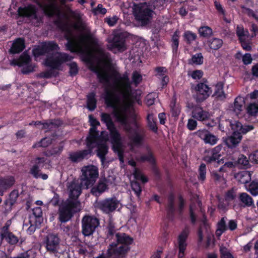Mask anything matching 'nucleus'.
I'll return each instance as SVG.
<instances>
[{"label": "nucleus", "mask_w": 258, "mask_h": 258, "mask_svg": "<svg viewBox=\"0 0 258 258\" xmlns=\"http://www.w3.org/2000/svg\"><path fill=\"white\" fill-rule=\"evenodd\" d=\"M226 217H222L217 224V229L215 232L216 237L219 238L222 234L227 229V226L226 223Z\"/></svg>", "instance_id": "c9c22d12"}, {"label": "nucleus", "mask_w": 258, "mask_h": 258, "mask_svg": "<svg viewBox=\"0 0 258 258\" xmlns=\"http://www.w3.org/2000/svg\"><path fill=\"white\" fill-rule=\"evenodd\" d=\"M5 240L11 245H15L19 243V238L13 232L5 233Z\"/></svg>", "instance_id": "09e8293b"}, {"label": "nucleus", "mask_w": 258, "mask_h": 258, "mask_svg": "<svg viewBox=\"0 0 258 258\" xmlns=\"http://www.w3.org/2000/svg\"><path fill=\"white\" fill-rule=\"evenodd\" d=\"M15 64L20 67H23L26 64H28L31 61V58L29 54L23 53L17 59L15 60Z\"/></svg>", "instance_id": "a19ab883"}, {"label": "nucleus", "mask_w": 258, "mask_h": 258, "mask_svg": "<svg viewBox=\"0 0 258 258\" xmlns=\"http://www.w3.org/2000/svg\"><path fill=\"white\" fill-rule=\"evenodd\" d=\"M224 83L218 82L215 85V89L212 97L217 101H223L226 98L227 94L224 91Z\"/></svg>", "instance_id": "c85d7f7f"}, {"label": "nucleus", "mask_w": 258, "mask_h": 258, "mask_svg": "<svg viewBox=\"0 0 258 258\" xmlns=\"http://www.w3.org/2000/svg\"><path fill=\"white\" fill-rule=\"evenodd\" d=\"M100 117L101 121L105 124L107 129L115 125L109 114L107 113H102Z\"/></svg>", "instance_id": "603ef678"}, {"label": "nucleus", "mask_w": 258, "mask_h": 258, "mask_svg": "<svg viewBox=\"0 0 258 258\" xmlns=\"http://www.w3.org/2000/svg\"><path fill=\"white\" fill-rule=\"evenodd\" d=\"M32 214L34 217H33V219L34 218L35 222L37 224L38 223L39 224H41L43 221L42 218V209L40 207H37L34 208L32 209Z\"/></svg>", "instance_id": "49530a36"}, {"label": "nucleus", "mask_w": 258, "mask_h": 258, "mask_svg": "<svg viewBox=\"0 0 258 258\" xmlns=\"http://www.w3.org/2000/svg\"><path fill=\"white\" fill-rule=\"evenodd\" d=\"M63 148V147L62 145L53 146L50 149H48L43 151V154L47 157L59 155L62 151Z\"/></svg>", "instance_id": "ea45409f"}, {"label": "nucleus", "mask_w": 258, "mask_h": 258, "mask_svg": "<svg viewBox=\"0 0 258 258\" xmlns=\"http://www.w3.org/2000/svg\"><path fill=\"white\" fill-rule=\"evenodd\" d=\"M73 57L65 52L56 51L47 55L44 60V65L52 70H60L61 65L71 60Z\"/></svg>", "instance_id": "0eeeda50"}, {"label": "nucleus", "mask_w": 258, "mask_h": 258, "mask_svg": "<svg viewBox=\"0 0 258 258\" xmlns=\"http://www.w3.org/2000/svg\"><path fill=\"white\" fill-rule=\"evenodd\" d=\"M90 193L94 196L98 197L108 189L106 178L100 179L95 185H93Z\"/></svg>", "instance_id": "393cba45"}, {"label": "nucleus", "mask_w": 258, "mask_h": 258, "mask_svg": "<svg viewBox=\"0 0 258 258\" xmlns=\"http://www.w3.org/2000/svg\"><path fill=\"white\" fill-rule=\"evenodd\" d=\"M236 177L238 179L239 181L241 183H246L250 179L249 174L246 171L237 173Z\"/></svg>", "instance_id": "052dcab7"}, {"label": "nucleus", "mask_w": 258, "mask_h": 258, "mask_svg": "<svg viewBox=\"0 0 258 258\" xmlns=\"http://www.w3.org/2000/svg\"><path fill=\"white\" fill-rule=\"evenodd\" d=\"M198 33L201 37L210 38L213 34L212 28L208 26H202L198 29Z\"/></svg>", "instance_id": "79ce46f5"}, {"label": "nucleus", "mask_w": 258, "mask_h": 258, "mask_svg": "<svg viewBox=\"0 0 258 258\" xmlns=\"http://www.w3.org/2000/svg\"><path fill=\"white\" fill-rule=\"evenodd\" d=\"M236 33L238 38V40H241V39L245 38L244 37L248 34V31L247 30L245 31L243 27L237 26Z\"/></svg>", "instance_id": "69168bd1"}, {"label": "nucleus", "mask_w": 258, "mask_h": 258, "mask_svg": "<svg viewBox=\"0 0 258 258\" xmlns=\"http://www.w3.org/2000/svg\"><path fill=\"white\" fill-rule=\"evenodd\" d=\"M131 186L136 197L139 199L142 192L141 184L137 180H133L131 182Z\"/></svg>", "instance_id": "3c124183"}, {"label": "nucleus", "mask_w": 258, "mask_h": 258, "mask_svg": "<svg viewBox=\"0 0 258 258\" xmlns=\"http://www.w3.org/2000/svg\"><path fill=\"white\" fill-rule=\"evenodd\" d=\"M52 143V139L50 138H43L39 142L35 143L33 146V148L38 147L46 148Z\"/></svg>", "instance_id": "5fc2aeb1"}, {"label": "nucleus", "mask_w": 258, "mask_h": 258, "mask_svg": "<svg viewBox=\"0 0 258 258\" xmlns=\"http://www.w3.org/2000/svg\"><path fill=\"white\" fill-rule=\"evenodd\" d=\"M204 57L202 53H197L191 56L189 60V63L191 64L201 65L203 63Z\"/></svg>", "instance_id": "4d7b16f0"}, {"label": "nucleus", "mask_w": 258, "mask_h": 258, "mask_svg": "<svg viewBox=\"0 0 258 258\" xmlns=\"http://www.w3.org/2000/svg\"><path fill=\"white\" fill-rule=\"evenodd\" d=\"M108 152V147L105 143H101L98 145L97 156L100 158L102 163L106 159V155Z\"/></svg>", "instance_id": "f704fd0d"}, {"label": "nucleus", "mask_w": 258, "mask_h": 258, "mask_svg": "<svg viewBox=\"0 0 258 258\" xmlns=\"http://www.w3.org/2000/svg\"><path fill=\"white\" fill-rule=\"evenodd\" d=\"M204 82H199L195 87L196 93L194 95V98L198 103H201L205 101L212 94V89Z\"/></svg>", "instance_id": "f8f14e48"}, {"label": "nucleus", "mask_w": 258, "mask_h": 258, "mask_svg": "<svg viewBox=\"0 0 258 258\" xmlns=\"http://www.w3.org/2000/svg\"><path fill=\"white\" fill-rule=\"evenodd\" d=\"M109 132L110 141L112 145V148L118 149L122 147L121 137L115 125L107 129Z\"/></svg>", "instance_id": "b1692460"}, {"label": "nucleus", "mask_w": 258, "mask_h": 258, "mask_svg": "<svg viewBox=\"0 0 258 258\" xmlns=\"http://www.w3.org/2000/svg\"><path fill=\"white\" fill-rule=\"evenodd\" d=\"M132 83L137 87L142 82L143 78L142 76L137 71L133 72L132 74Z\"/></svg>", "instance_id": "0e129e2a"}, {"label": "nucleus", "mask_w": 258, "mask_h": 258, "mask_svg": "<svg viewBox=\"0 0 258 258\" xmlns=\"http://www.w3.org/2000/svg\"><path fill=\"white\" fill-rule=\"evenodd\" d=\"M183 38L187 44L190 45L194 41L196 40L197 35L191 31H185L183 33Z\"/></svg>", "instance_id": "de8ad7c7"}, {"label": "nucleus", "mask_w": 258, "mask_h": 258, "mask_svg": "<svg viewBox=\"0 0 258 258\" xmlns=\"http://www.w3.org/2000/svg\"><path fill=\"white\" fill-rule=\"evenodd\" d=\"M137 160L141 162H148L151 165L156 164V159L152 151L149 149L147 154H143L137 158Z\"/></svg>", "instance_id": "72a5a7b5"}, {"label": "nucleus", "mask_w": 258, "mask_h": 258, "mask_svg": "<svg viewBox=\"0 0 258 258\" xmlns=\"http://www.w3.org/2000/svg\"><path fill=\"white\" fill-rule=\"evenodd\" d=\"M79 205V201L67 200L58 208V221L61 223H65L69 221L76 212V209Z\"/></svg>", "instance_id": "423d86ee"}, {"label": "nucleus", "mask_w": 258, "mask_h": 258, "mask_svg": "<svg viewBox=\"0 0 258 258\" xmlns=\"http://www.w3.org/2000/svg\"><path fill=\"white\" fill-rule=\"evenodd\" d=\"M165 0H151L149 3V6L151 9L161 10L164 8Z\"/></svg>", "instance_id": "13d9d810"}, {"label": "nucleus", "mask_w": 258, "mask_h": 258, "mask_svg": "<svg viewBox=\"0 0 258 258\" xmlns=\"http://www.w3.org/2000/svg\"><path fill=\"white\" fill-rule=\"evenodd\" d=\"M100 225V220L94 215H86L82 219V233L85 237L92 236Z\"/></svg>", "instance_id": "1a4fd4ad"}, {"label": "nucleus", "mask_w": 258, "mask_h": 258, "mask_svg": "<svg viewBox=\"0 0 258 258\" xmlns=\"http://www.w3.org/2000/svg\"><path fill=\"white\" fill-rule=\"evenodd\" d=\"M38 9L36 6L29 4L24 7L18 8L17 12L20 18H27L30 20H37L38 19L37 14Z\"/></svg>", "instance_id": "dca6fc26"}, {"label": "nucleus", "mask_w": 258, "mask_h": 258, "mask_svg": "<svg viewBox=\"0 0 258 258\" xmlns=\"http://www.w3.org/2000/svg\"><path fill=\"white\" fill-rule=\"evenodd\" d=\"M25 41L23 38H18L14 41L10 52L12 54H17L21 52L25 48Z\"/></svg>", "instance_id": "7c9ffc66"}, {"label": "nucleus", "mask_w": 258, "mask_h": 258, "mask_svg": "<svg viewBox=\"0 0 258 258\" xmlns=\"http://www.w3.org/2000/svg\"><path fill=\"white\" fill-rule=\"evenodd\" d=\"M99 138V132L94 128L89 129V135L86 138V146L88 150L92 152L93 149L95 147V144Z\"/></svg>", "instance_id": "a878e982"}, {"label": "nucleus", "mask_w": 258, "mask_h": 258, "mask_svg": "<svg viewBox=\"0 0 258 258\" xmlns=\"http://www.w3.org/2000/svg\"><path fill=\"white\" fill-rule=\"evenodd\" d=\"M236 197V192L233 188L227 190L225 194V199L226 201H232Z\"/></svg>", "instance_id": "338daca9"}, {"label": "nucleus", "mask_w": 258, "mask_h": 258, "mask_svg": "<svg viewBox=\"0 0 258 258\" xmlns=\"http://www.w3.org/2000/svg\"><path fill=\"white\" fill-rule=\"evenodd\" d=\"M133 175L136 180H141L144 184L149 181L148 178L137 168L135 169Z\"/></svg>", "instance_id": "864d4df0"}, {"label": "nucleus", "mask_w": 258, "mask_h": 258, "mask_svg": "<svg viewBox=\"0 0 258 258\" xmlns=\"http://www.w3.org/2000/svg\"><path fill=\"white\" fill-rule=\"evenodd\" d=\"M81 172V184L87 189L94 185L99 176L98 168L93 165L83 166Z\"/></svg>", "instance_id": "6e6552de"}, {"label": "nucleus", "mask_w": 258, "mask_h": 258, "mask_svg": "<svg viewBox=\"0 0 258 258\" xmlns=\"http://www.w3.org/2000/svg\"><path fill=\"white\" fill-rule=\"evenodd\" d=\"M247 113L251 115H255L258 112V105L255 103L250 104L247 108Z\"/></svg>", "instance_id": "774afa93"}, {"label": "nucleus", "mask_w": 258, "mask_h": 258, "mask_svg": "<svg viewBox=\"0 0 258 258\" xmlns=\"http://www.w3.org/2000/svg\"><path fill=\"white\" fill-rule=\"evenodd\" d=\"M248 190L253 196L258 195V181H252L248 185Z\"/></svg>", "instance_id": "e2e57ef3"}, {"label": "nucleus", "mask_w": 258, "mask_h": 258, "mask_svg": "<svg viewBox=\"0 0 258 258\" xmlns=\"http://www.w3.org/2000/svg\"><path fill=\"white\" fill-rule=\"evenodd\" d=\"M106 230L107 237L109 239H112L116 231L114 224L112 222H109L107 225Z\"/></svg>", "instance_id": "bf43d9fd"}, {"label": "nucleus", "mask_w": 258, "mask_h": 258, "mask_svg": "<svg viewBox=\"0 0 258 258\" xmlns=\"http://www.w3.org/2000/svg\"><path fill=\"white\" fill-rule=\"evenodd\" d=\"M239 201L241 203V207H254L252 198L246 192H241L239 195Z\"/></svg>", "instance_id": "2f4dec72"}, {"label": "nucleus", "mask_w": 258, "mask_h": 258, "mask_svg": "<svg viewBox=\"0 0 258 258\" xmlns=\"http://www.w3.org/2000/svg\"><path fill=\"white\" fill-rule=\"evenodd\" d=\"M116 242H113L108 247L107 253L114 258H124L130 249V245L133 238L124 233L118 232L115 234Z\"/></svg>", "instance_id": "7ed1b4c3"}, {"label": "nucleus", "mask_w": 258, "mask_h": 258, "mask_svg": "<svg viewBox=\"0 0 258 258\" xmlns=\"http://www.w3.org/2000/svg\"><path fill=\"white\" fill-rule=\"evenodd\" d=\"M89 69L96 75L97 78L101 83L109 84L110 80L112 78H113L116 81H124V91L122 94L123 98L126 100H128L130 98L135 100L137 99L136 90L133 91L132 90V82L130 81L127 75H124L123 77H121L119 73L115 70H113L112 72L111 75H109L106 72H101L97 67L93 64L89 67Z\"/></svg>", "instance_id": "f257e3e1"}, {"label": "nucleus", "mask_w": 258, "mask_h": 258, "mask_svg": "<svg viewBox=\"0 0 258 258\" xmlns=\"http://www.w3.org/2000/svg\"><path fill=\"white\" fill-rule=\"evenodd\" d=\"M197 135L203 140L206 144L213 146L216 144L219 138L212 134L207 130H199L196 133Z\"/></svg>", "instance_id": "4be33fe9"}, {"label": "nucleus", "mask_w": 258, "mask_h": 258, "mask_svg": "<svg viewBox=\"0 0 258 258\" xmlns=\"http://www.w3.org/2000/svg\"><path fill=\"white\" fill-rule=\"evenodd\" d=\"M126 36L123 33L115 34L110 42L112 47L116 48L118 50H124L126 49Z\"/></svg>", "instance_id": "5701e85b"}, {"label": "nucleus", "mask_w": 258, "mask_h": 258, "mask_svg": "<svg viewBox=\"0 0 258 258\" xmlns=\"http://www.w3.org/2000/svg\"><path fill=\"white\" fill-rule=\"evenodd\" d=\"M207 168L205 163H202L198 169V179L201 183H204L206 179Z\"/></svg>", "instance_id": "a18cd8bd"}, {"label": "nucleus", "mask_w": 258, "mask_h": 258, "mask_svg": "<svg viewBox=\"0 0 258 258\" xmlns=\"http://www.w3.org/2000/svg\"><path fill=\"white\" fill-rule=\"evenodd\" d=\"M222 147L218 145L213 148L208 152V154L205 155L203 160L208 164H219L220 162L221 155L220 152L221 150Z\"/></svg>", "instance_id": "f3484780"}, {"label": "nucleus", "mask_w": 258, "mask_h": 258, "mask_svg": "<svg viewBox=\"0 0 258 258\" xmlns=\"http://www.w3.org/2000/svg\"><path fill=\"white\" fill-rule=\"evenodd\" d=\"M68 189L70 190V193L69 199L68 200L78 201L77 199L81 193V185L79 183L73 181L70 184Z\"/></svg>", "instance_id": "c756f323"}, {"label": "nucleus", "mask_w": 258, "mask_h": 258, "mask_svg": "<svg viewBox=\"0 0 258 258\" xmlns=\"http://www.w3.org/2000/svg\"><path fill=\"white\" fill-rule=\"evenodd\" d=\"M94 92L90 93L87 96V107L90 111H93L96 108L97 100Z\"/></svg>", "instance_id": "4c0bfd02"}, {"label": "nucleus", "mask_w": 258, "mask_h": 258, "mask_svg": "<svg viewBox=\"0 0 258 258\" xmlns=\"http://www.w3.org/2000/svg\"><path fill=\"white\" fill-rule=\"evenodd\" d=\"M54 24L57 28L64 32V37L67 40L66 46L67 50L72 52H75L77 50L81 49L83 45L90 38L89 35H81L77 40L74 37L73 31L67 22H64L59 17L54 21Z\"/></svg>", "instance_id": "f03ea898"}, {"label": "nucleus", "mask_w": 258, "mask_h": 258, "mask_svg": "<svg viewBox=\"0 0 258 258\" xmlns=\"http://www.w3.org/2000/svg\"><path fill=\"white\" fill-rule=\"evenodd\" d=\"M230 125L233 131L232 135L225 140V143L229 148H235L240 142L242 135L246 134L254 129L253 125H243L238 121L230 122Z\"/></svg>", "instance_id": "20e7f679"}, {"label": "nucleus", "mask_w": 258, "mask_h": 258, "mask_svg": "<svg viewBox=\"0 0 258 258\" xmlns=\"http://www.w3.org/2000/svg\"><path fill=\"white\" fill-rule=\"evenodd\" d=\"M63 121L59 118L49 119L42 121H35L34 125L41 130H46V132L51 131L62 125Z\"/></svg>", "instance_id": "4468645a"}, {"label": "nucleus", "mask_w": 258, "mask_h": 258, "mask_svg": "<svg viewBox=\"0 0 258 258\" xmlns=\"http://www.w3.org/2000/svg\"><path fill=\"white\" fill-rule=\"evenodd\" d=\"M59 49L58 45L53 41H43L39 45L36 46L32 49V54L35 57L51 54L53 51Z\"/></svg>", "instance_id": "9d476101"}, {"label": "nucleus", "mask_w": 258, "mask_h": 258, "mask_svg": "<svg viewBox=\"0 0 258 258\" xmlns=\"http://www.w3.org/2000/svg\"><path fill=\"white\" fill-rule=\"evenodd\" d=\"M179 38L180 31L179 30L177 29L173 33L171 39V47L174 54L177 53L179 44Z\"/></svg>", "instance_id": "473e14b6"}, {"label": "nucleus", "mask_w": 258, "mask_h": 258, "mask_svg": "<svg viewBox=\"0 0 258 258\" xmlns=\"http://www.w3.org/2000/svg\"><path fill=\"white\" fill-rule=\"evenodd\" d=\"M223 40L217 38H213L208 41V44L212 49L217 50L220 48L223 45Z\"/></svg>", "instance_id": "c03bdc74"}, {"label": "nucleus", "mask_w": 258, "mask_h": 258, "mask_svg": "<svg viewBox=\"0 0 258 258\" xmlns=\"http://www.w3.org/2000/svg\"><path fill=\"white\" fill-rule=\"evenodd\" d=\"M166 212L167 218L170 220H173L175 213V195L173 192L170 193L168 196Z\"/></svg>", "instance_id": "cd10ccee"}, {"label": "nucleus", "mask_w": 258, "mask_h": 258, "mask_svg": "<svg viewBox=\"0 0 258 258\" xmlns=\"http://www.w3.org/2000/svg\"><path fill=\"white\" fill-rule=\"evenodd\" d=\"M99 55L101 60L106 65L109 66L111 64L112 60L110 53L100 50L99 52Z\"/></svg>", "instance_id": "6e6d98bb"}, {"label": "nucleus", "mask_w": 258, "mask_h": 258, "mask_svg": "<svg viewBox=\"0 0 258 258\" xmlns=\"http://www.w3.org/2000/svg\"><path fill=\"white\" fill-rule=\"evenodd\" d=\"M47 159L43 157H38L33 160L34 164L30 169L29 173L35 178L40 177L39 172L46 164Z\"/></svg>", "instance_id": "6ab92c4d"}, {"label": "nucleus", "mask_w": 258, "mask_h": 258, "mask_svg": "<svg viewBox=\"0 0 258 258\" xmlns=\"http://www.w3.org/2000/svg\"><path fill=\"white\" fill-rule=\"evenodd\" d=\"M134 135L130 139L132 144L136 146H140L143 142V137L136 130H134Z\"/></svg>", "instance_id": "8fccbe9b"}, {"label": "nucleus", "mask_w": 258, "mask_h": 258, "mask_svg": "<svg viewBox=\"0 0 258 258\" xmlns=\"http://www.w3.org/2000/svg\"><path fill=\"white\" fill-rule=\"evenodd\" d=\"M119 203L116 197H111L97 202L95 207L104 214H110L116 210Z\"/></svg>", "instance_id": "9b49d317"}, {"label": "nucleus", "mask_w": 258, "mask_h": 258, "mask_svg": "<svg viewBox=\"0 0 258 258\" xmlns=\"http://www.w3.org/2000/svg\"><path fill=\"white\" fill-rule=\"evenodd\" d=\"M19 196L18 189L13 190L9 194V197L4 202V205L6 207L11 208L16 202L17 199Z\"/></svg>", "instance_id": "e433bc0d"}, {"label": "nucleus", "mask_w": 258, "mask_h": 258, "mask_svg": "<svg viewBox=\"0 0 258 258\" xmlns=\"http://www.w3.org/2000/svg\"><path fill=\"white\" fill-rule=\"evenodd\" d=\"M70 13L72 17L78 21V23H75L73 25V27L76 29L78 30L80 29L79 23H82V15L80 13L75 12L72 10L70 11Z\"/></svg>", "instance_id": "680f3d73"}, {"label": "nucleus", "mask_w": 258, "mask_h": 258, "mask_svg": "<svg viewBox=\"0 0 258 258\" xmlns=\"http://www.w3.org/2000/svg\"><path fill=\"white\" fill-rule=\"evenodd\" d=\"M16 182V179L13 175H6L0 177V195H4L5 192L12 188Z\"/></svg>", "instance_id": "aec40b11"}, {"label": "nucleus", "mask_w": 258, "mask_h": 258, "mask_svg": "<svg viewBox=\"0 0 258 258\" xmlns=\"http://www.w3.org/2000/svg\"><path fill=\"white\" fill-rule=\"evenodd\" d=\"M193 118L202 122L207 121L210 118L209 112L200 106H196L192 111Z\"/></svg>", "instance_id": "bb28decb"}, {"label": "nucleus", "mask_w": 258, "mask_h": 258, "mask_svg": "<svg viewBox=\"0 0 258 258\" xmlns=\"http://www.w3.org/2000/svg\"><path fill=\"white\" fill-rule=\"evenodd\" d=\"M104 99L107 107L111 108L114 109L115 111L114 115L117 121L122 125L125 126V131L127 133H131L132 131V127L130 125L128 124L126 115L116 111L117 109V104L119 100L118 96L113 91L108 89H105Z\"/></svg>", "instance_id": "39448f33"}, {"label": "nucleus", "mask_w": 258, "mask_h": 258, "mask_svg": "<svg viewBox=\"0 0 258 258\" xmlns=\"http://www.w3.org/2000/svg\"><path fill=\"white\" fill-rule=\"evenodd\" d=\"M235 162L236 167L238 168L246 169L249 167V161L247 157L243 154L239 155L237 160Z\"/></svg>", "instance_id": "37998d69"}, {"label": "nucleus", "mask_w": 258, "mask_h": 258, "mask_svg": "<svg viewBox=\"0 0 258 258\" xmlns=\"http://www.w3.org/2000/svg\"><path fill=\"white\" fill-rule=\"evenodd\" d=\"M60 239L57 234L49 233L44 241L46 251L50 254H56L59 248Z\"/></svg>", "instance_id": "2eb2a0df"}, {"label": "nucleus", "mask_w": 258, "mask_h": 258, "mask_svg": "<svg viewBox=\"0 0 258 258\" xmlns=\"http://www.w3.org/2000/svg\"><path fill=\"white\" fill-rule=\"evenodd\" d=\"M189 229L187 227L181 231L178 237V243L179 248L178 258H183L184 256V252L186 248L187 243L186 242L189 235Z\"/></svg>", "instance_id": "a211bd4d"}, {"label": "nucleus", "mask_w": 258, "mask_h": 258, "mask_svg": "<svg viewBox=\"0 0 258 258\" xmlns=\"http://www.w3.org/2000/svg\"><path fill=\"white\" fill-rule=\"evenodd\" d=\"M147 125L149 129L154 133H157V118L154 117L152 113L148 114L147 117Z\"/></svg>", "instance_id": "58836bf2"}, {"label": "nucleus", "mask_w": 258, "mask_h": 258, "mask_svg": "<svg viewBox=\"0 0 258 258\" xmlns=\"http://www.w3.org/2000/svg\"><path fill=\"white\" fill-rule=\"evenodd\" d=\"M153 11L149 8L138 7L134 11V16L137 21L142 26L148 24L153 17Z\"/></svg>", "instance_id": "ddd939ff"}, {"label": "nucleus", "mask_w": 258, "mask_h": 258, "mask_svg": "<svg viewBox=\"0 0 258 258\" xmlns=\"http://www.w3.org/2000/svg\"><path fill=\"white\" fill-rule=\"evenodd\" d=\"M92 153L88 149L71 152L69 155V159L73 163H78L85 159H88Z\"/></svg>", "instance_id": "412c9836"}]
</instances>
